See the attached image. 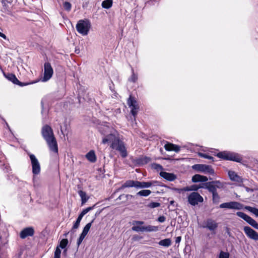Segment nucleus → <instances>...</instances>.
I'll return each instance as SVG.
<instances>
[{
    "label": "nucleus",
    "instance_id": "nucleus-1",
    "mask_svg": "<svg viewBox=\"0 0 258 258\" xmlns=\"http://www.w3.org/2000/svg\"><path fill=\"white\" fill-rule=\"evenodd\" d=\"M109 143H111L110 147L112 149L119 152L122 158H125L127 156V153L124 143L112 133L106 136L102 140L103 144H105Z\"/></svg>",
    "mask_w": 258,
    "mask_h": 258
},
{
    "label": "nucleus",
    "instance_id": "nucleus-2",
    "mask_svg": "<svg viewBox=\"0 0 258 258\" xmlns=\"http://www.w3.org/2000/svg\"><path fill=\"white\" fill-rule=\"evenodd\" d=\"M43 138L46 142L50 151L58 154V146L51 127L48 125H44L41 130Z\"/></svg>",
    "mask_w": 258,
    "mask_h": 258
},
{
    "label": "nucleus",
    "instance_id": "nucleus-3",
    "mask_svg": "<svg viewBox=\"0 0 258 258\" xmlns=\"http://www.w3.org/2000/svg\"><path fill=\"white\" fill-rule=\"evenodd\" d=\"M219 208L221 209H229L235 210H241L244 208L245 209L253 213L256 217H258V209L248 206L244 207L243 205L237 202H230L222 203L220 205Z\"/></svg>",
    "mask_w": 258,
    "mask_h": 258
},
{
    "label": "nucleus",
    "instance_id": "nucleus-4",
    "mask_svg": "<svg viewBox=\"0 0 258 258\" xmlns=\"http://www.w3.org/2000/svg\"><path fill=\"white\" fill-rule=\"evenodd\" d=\"M91 27L90 21L88 19L79 20L76 26L77 32L83 36L87 35Z\"/></svg>",
    "mask_w": 258,
    "mask_h": 258
},
{
    "label": "nucleus",
    "instance_id": "nucleus-5",
    "mask_svg": "<svg viewBox=\"0 0 258 258\" xmlns=\"http://www.w3.org/2000/svg\"><path fill=\"white\" fill-rule=\"evenodd\" d=\"M217 156L218 158L224 160H230L237 162H240L242 159L241 157L238 154L228 151L219 152L217 154Z\"/></svg>",
    "mask_w": 258,
    "mask_h": 258
},
{
    "label": "nucleus",
    "instance_id": "nucleus-6",
    "mask_svg": "<svg viewBox=\"0 0 258 258\" xmlns=\"http://www.w3.org/2000/svg\"><path fill=\"white\" fill-rule=\"evenodd\" d=\"M203 187L207 189L210 192L213 194L217 192L218 189L223 188L224 187V184L219 180H215L205 183Z\"/></svg>",
    "mask_w": 258,
    "mask_h": 258
},
{
    "label": "nucleus",
    "instance_id": "nucleus-7",
    "mask_svg": "<svg viewBox=\"0 0 258 258\" xmlns=\"http://www.w3.org/2000/svg\"><path fill=\"white\" fill-rule=\"evenodd\" d=\"M127 103L129 107L131 108V112L135 119L136 116L137 115L139 109L138 104L136 99L132 97L131 95L127 99Z\"/></svg>",
    "mask_w": 258,
    "mask_h": 258
},
{
    "label": "nucleus",
    "instance_id": "nucleus-8",
    "mask_svg": "<svg viewBox=\"0 0 258 258\" xmlns=\"http://www.w3.org/2000/svg\"><path fill=\"white\" fill-rule=\"evenodd\" d=\"M192 168L198 172H201L204 173H209L210 174L214 173V170L210 165L200 164H195L192 166Z\"/></svg>",
    "mask_w": 258,
    "mask_h": 258
},
{
    "label": "nucleus",
    "instance_id": "nucleus-9",
    "mask_svg": "<svg viewBox=\"0 0 258 258\" xmlns=\"http://www.w3.org/2000/svg\"><path fill=\"white\" fill-rule=\"evenodd\" d=\"M53 74V69L49 62H45L44 64V76L42 79V82L48 81Z\"/></svg>",
    "mask_w": 258,
    "mask_h": 258
},
{
    "label": "nucleus",
    "instance_id": "nucleus-10",
    "mask_svg": "<svg viewBox=\"0 0 258 258\" xmlns=\"http://www.w3.org/2000/svg\"><path fill=\"white\" fill-rule=\"evenodd\" d=\"M203 201V198L197 192L191 193L188 197V202L192 206H196Z\"/></svg>",
    "mask_w": 258,
    "mask_h": 258
},
{
    "label": "nucleus",
    "instance_id": "nucleus-11",
    "mask_svg": "<svg viewBox=\"0 0 258 258\" xmlns=\"http://www.w3.org/2000/svg\"><path fill=\"white\" fill-rule=\"evenodd\" d=\"M236 215L245 220L254 228L258 230V223L251 217L242 212H237Z\"/></svg>",
    "mask_w": 258,
    "mask_h": 258
},
{
    "label": "nucleus",
    "instance_id": "nucleus-12",
    "mask_svg": "<svg viewBox=\"0 0 258 258\" xmlns=\"http://www.w3.org/2000/svg\"><path fill=\"white\" fill-rule=\"evenodd\" d=\"M32 167V173L34 175H37L40 172V165L35 156L33 154L29 155Z\"/></svg>",
    "mask_w": 258,
    "mask_h": 258
},
{
    "label": "nucleus",
    "instance_id": "nucleus-13",
    "mask_svg": "<svg viewBox=\"0 0 258 258\" xmlns=\"http://www.w3.org/2000/svg\"><path fill=\"white\" fill-rule=\"evenodd\" d=\"M243 231L246 235L250 239L258 241V233L249 226H244Z\"/></svg>",
    "mask_w": 258,
    "mask_h": 258
},
{
    "label": "nucleus",
    "instance_id": "nucleus-14",
    "mask_svg": "<svg viewBox=\"0 0 258 258\" xmlns=\"http://www.w3.org/2000/svg\"><path fill=\"white\" fill-rule=\"evenodd\" d=\"M137 183L138 188H149L152 186H155L157 185H159V182L155 180L148 182L138 181Z\"/></svg>",
    "mask_w": 258,
    "mask_h": 258
},
{
    "label": "nucleus",
    "instance_id": "nucleus-15",
    "mask_svg": "<svg viewBox=\"0 0 258 258\" xmlns=\"http://www.w3.org/2000/svg\"><path fill=\"white\" fill-rule=\"evenodd\" d=\"M34 234V230L33 227H27L23 229L20 234L21 238L24 239L28 236H32Z\"/></svg>",
    "mask_w": 258,
    "mask_h": 258
},
{
    "label": "nucleus",
    "instance_id": "nucleus-16",
    "mask_svg": "<svg viewBox=\"0 0 258 258\" xmlns=\"http://www.w3.org/2000/svg\"><path fill=\"white\" fill-rule=\"evenodd\" d=\"M138 181L133 180H126L119 188L117 189L118 191L126 187H136L138 188Z\"/></svg>",
    "mask_w": 258,
    "mask_h": 258
},
{
    "label": "nucleus",
    "instance_id": "nucleus-17",
    "mask_svg": "<svg viewBox=\"0 0 258 258\" xmlns=\"http://www.w3.org/2000/svg\"><path fill=\"white\" fill-rule=\"evenodd\" d=\"M202 227L206 228L211 231H213L217 229L218 224L215 221L211 219H208L206 222V225H203Z\"/></svg>",
    "mask_w": 258,
    "mask_h": 258
},
{
    "label": "nucleus",
    "instance_id": "nucleus-18",
    "mask_svg": "<svg viewBox=\"0 0 258 258\" xmlns=\"http://www.w3.org/2000/svg\"><path fill=\"white\" fill-rule=\"evenodd\" d=\"M4 75L7 79L11 81L12 82H13L15 84L18 85L20 86H25V85H26L28 84H23V83L20 82L18 80V79L16 78V76L13 74H8L6 75L5 73H4Z\"/></svg>",
    "mask_w": 258,
    "mask_h": 258
},
{
    "label": "nucleus",
    "instance_id": "nucleus-19",
    "mask_svg": "<svg viewBox=\"0 0 258 258\" xmlns=\"http://www.w3.org/2000/svg\"><path fill=\"white\" fill-rule=\"evenodd\" d=\"M160 175L162 177L169 181H172L176 178V176L174 174L164 171L160 172Z\"/></svg>",
    "mask_w": 258,
    "mask_h": 258
},
{
    "label": "nucleus",
    "instance_id": "nucleus-20",
    "mask_svg": "<svg viewBox=\"0 0 258 258\" xmlns=\"http://www.w3.org/2000/svg\"><path fill=\"white\" fill-rule=\"evenodd\" d=\"M164 148L167 151H173L177 153L179 152L180 150V147L179 146L170 143H167L164 145Z\"/></svg>",
    "mask_w": 258,
    "mask_h": 258
},
{
    "label": "nucleus",
    "instance_id": "nucleus-21",
    "mask_svg": "<svg viewBox=\"0 0 258 258\" xmlns=\"http://www.w3.org/2000/svg\"><path fill=\"white\" fill-rule=\"evenodd\" d=\"M228 175L230 179L234 181L237 182L238 183L242 182V178L238 176L235 172L232 171H229L228 172Z\"/></svg>",
    "mask_w": 258,
    "mask_h": 258
},
{
    "label": "nucleus",
    "instance_id": "nucleus-22",
    "mask_svg": "<svg viewBox=\"0 0 258 258\" xmlns=\"http://www.w3.org/2000/svg\"><path fill=\"white\" fill-rule=\"evenodd\" d=\"M208 180V178L203 175L196 174L192 177V181L194 182H206Z\"/></svg>",
    "mask_w": 258,
    "mask_h": 258
},
{
    "label": "nucleus",
    "instance_id": "nucleus-23",
    "mask_svg": "<svg viewBox=\"0 0 258 258\" xmlns=\"http://www.w3.org/2000/svg\"><path fill=\"white\" fill-rule=\"evenodd\" d=\"M86 157L91 162L94 163L96 161V157L94 151L93 150L89 151L86 155Z\"/></svg>",
    "mask_w": 258,
    "mask_h": 258
},
{
    "label": "nucleus",
    "instance_id": "nucleus-24",
    "mask_svg": "<svg viewBox=\"0 0 258 258\" xmlns=\"http://www.w3.org/2000/svg\"><path fill=\"white\" fill-rule=\"evenodd\" d=\"M78 194L81 198L82 205H83L87 202L89 197L87 196L86 193L82 190H79Z\"/></svg>",
    "mask_w": 258,
    "mask_h": 258
},
{
    "label": "nucleus",
    "instance_id": "nucleus-25",
    "mask_svg": "<svg viewBox=\"0 0 258 258\" xmlns=\"http://www.w3.org/2000/svg\"><path fill=\"white\" fill-rule=\"evenodd\" d=\"M158 244L161 246L168 247L171 244V240L170 238H166L160 240Z\"/></svg>",
    "mask_w": 258,
    "mask_h": 258
},
{
    "label": "nucleus",
    "instance_id": "nucleus-26",
    "mask_svg": "<svg viewBox=\"0 0 258 258\" xmlns=\"http://www.w3.org/2000/svg\"><path fill=\"white\" fill-rule=\"evenodd\" d=\"M202 186H199L197 185L194 184L189 186H186L183 188L184 191H197Z\"/></svg>",
    "mask_w": 258,
    "mask_h": 258
},
{
    "label": "nucleus",
    "instance_id": "nucleus-27",
    "mask_svg": "<svg viewBox=\"0 0 258 258\" xmlns=\"http://www.w3.org/2000/svg\"><path fill=\"white\" fill-rule=\"evenodd\" d=\"M151 194V191L149 189H143L137 193V195L141 197H148Z\"/></svg>",
    "mask_w": 258,
    "mask_h": 258
},
{
    "label": "nucleus",
    "instance_id": "nucleus-28",
    "mask_svg": "<svg viewBox=\"0 0 258 258\" xmlns=\"http://www.w3.org/2000/svg\"><path fill=\"white\" fill-rule=\"evenodd\" d=\"M151 161V158L148 157H143L140 158L138 160V162L140 164H146L148 163H149Z\"/></svg>",
    "mask_w": 258,
    "mask_h": 258
},
{
    "label": "nucleus",
    "instance_id": "nucleus-29",
    "mask_svg": "<svg viewBox=\"0 0 258 258\" xmlns=\"http://www.w3.org/2000/svg\"><path fill=\"white\" fill-rule=\"evenodd\" d=\"M112 5V0H105L102 3V7L105 9H109Z\"/></svg>",
    "mask_w": 258,
    "mask_h": 258
},
{
    "label": "nucleus",
    "instance_id": "nucleus-30",
    "mask_svg": "<svg viewBox=\"0 0 258 258\" xmlns=\"http://www.w3.org/2000/svg\"><path fill=\"white\" fill-rule=\"evenodd\" d=\"M158 230V227L155 226L148 225L147 226H144V231L147 232H152L157 231Z\"/></svg>",
    "mask_w": 258,
    "mask_h": 258
},
{
    "label": "nucleus",
    "instance_id": "nucleus-31",
    "mask_svg": "<svg viewBox=\"0 0 258 258\" xmlns=\"http://www.w3.org/2000/svg\"><path fill=\"white\" fill-rule=\"evenodd\" d=\"M83 217V216L80 214V215H79L78 217L77 218L75 223L74 224V225L73 226V229H76L78 228V227H79V225H80V222Z\"/></svg>",
    "mask_w": 258,
    "mask_h": 258
},
{
    "label": "nucleus",
    "instance_id": "nucleus-32",
    "mask_svg": "<svg viewBox=\"0 0 258 258\" xmlns=\"http://www.w3.org/2000/svg\"><path fill=\"white\" fill-rule=\"evenodd\" d=\"M212 194V201L213 203L217 204L220 201V197L217 192L213 193Z\"/></svg>",
    "mask_w": 258,
    "mask_h": 258
},
{
    "label": "nucleus",
    "instance_id": "nucleus-33",
    "mask_svg": "<svg viewBox=\"0 0 258 258\" xmlns=\"http://www.w3.org/2000/svg\"><path fill=\"white\" fill-rule=\"evenodd\" d=\"M132 74L131 77L128 79V81L132 82H136L138 80V75L135 74L134 69H132Z\"/></svg>",
    "mask_w": 258,
    "mask_h": 258
},
{
    "label": "nucleus",
    "instance_id": "nucleus-34",
    "mask_svg": "<svg viewBox=\"0 0 258 258\" xmlns=\"http://www.w3.org/2000/svg\"><path fill=\"white\" fill-rule=\"evenodd\" d=\"M60 132L61 134L63 135V136L64 137L68 135V125L66 123H65L62 127V126H60Z\"/></svg>",
    "mask_w": 258,
    "mask_h": 258
},
{
    "label": "nucleus",
    "instance_id": "nucleus-35",
    "mask_svg": "<svg viewBox=\"0 0 258 258\" xmlns=\"http://www.w3.org/2000/svg\"><path fill=\"white\" fill-rule=\"evenodd\" d=\"M132 230L136 232H144V226H141L139 225H133L132 228Z\"/></svg>",
    "mask_w": 258,
    "mask_h": 258
},
{
    "label": "nucleus",
    "instance_id": "nucleus-36",
    "mask_svg": "<svg viewBox=\"0 0 258 258\" xmlns=\"http://www.w3.org/2000/svg\"><path fill=\"white\" fill-rule=\"evenodd\" d=\"M198 154L199 156H200V157L204 158L205 159H208L209 160H212V161H214L213 157L210 156L208 154L199 152Z\"/></svg>",
    "mask_w": 258,
    "mask_h": 258
},
{
    "label": "nucleus",
    "instance_id": "nucleus-37",
    "mask_svg": "<svg viewBox=\"0 0 258 258\" xmlns=\"http://www.w3.org/2000/svg\"><path fill=\"white\" fill-rule=\"evenodd\" d=\"M68 243V240L67 239H62L58 247H61V248H64Z\"/></svg>",
    "mask_w": 258,
    "mask_h": 258
},
{
    "label": "nucleus",
    "instance_id": "nucleus-38",
    "mask_svg": "<svg viewBox=\"0 0 258 258\" xmlns=\"http://www.w3.org/2000/svg\"><path fill=\"white\" fill-rule=\"evenodd\" d=\"M152 167L158 171L163 169V167L160 164L157 163H153L152 165Z\"/></svg>",
    "mask_w": 258,
    "mask_h": 258
},
{
    "label": "nucleus",
    "instance_id": "nucleus-39",
    "mask_svg": "<svg viewBox=\"0 0 258 258\" xmlns=\"http://www.w3.org/2000/svg\"><path fill=\"white\" fill-rule=\"evenodd\" d=\"M147 206L150 208H157L160 206V204L157 202H151L149 203Z\"/></svg>",
    "mask_w": 258,
    "mask_h": 258
},
{
    "label": "nucleus",
    "instance_id": "nucleus-40",
    "mask_svg": "<svg viewBox=\"0 0 258 258\" xmlns=\"http://www.w3.org/2000/svg\"><path fill=\"white\" fill-rule=\"evenodd\" d=\"M61 254V250L58 246H57L55 251L53 258H60Z\"/></svg>",
    "mask_w": 258,
    "mask_h": 258
},
{
    "label": "nucleus",
    "instance_id": "nucleus-41",
    "mask_svg": "<svg viewBox=\"0 0 258 258\" xmlns=\"http://www.w3.org/2000/svg\"><path fill=\"white\" fill-rule=\"evenodd\" d=\"M219 258H229V254L228 252L221 251L220 252Z\"/></svg>",
    "mask_w": 258,
    "mask_h": 258
},
{
    "label": "nucleus",
    "instance_id": "nucleus-42",
    "mask_svg": "<svg viewBox=\"0 0 258 258\" xmlns=\"http://www.w3.org/2000/svg\"><path fill=\"white\" fill-rule=\"evenodd\" d=\"M71 7L72 5L69 2H66L63 3V8L66 10L68 11H70L71 9Z\"/></svg>",
    "mask_w": 258,
    "mask_h": 258
},
{
    "label": "nucleus",
    "instance_id": "nucleus-43",
    "mask_svg": "<svg viewBox=\"0 0 258 258\" xmlns=\"http://www.w3.org/2000/svg\"><path fill=\"white\" fill-rule=\"evenodd\" d=\"M92 223V221L91 222H90V223L87 224L83 228V231L86 232V233H88V231H89V230L91 227Z\"/></svg>",
    "mask_w": 258,
    "mask_h": 258
},
{
    "label": "nucleus",
    "instance_id": "nucleus-44",
    "mask_svg": "<svg viewBox=\"0 0 258 258\" xmlns=\"http://www.w3.org/2000/svg\"><path fill=\"white\" fill-rule=\"evenodd\" d=\"M93 208V207H89L85 209H84L82 212L80 213L81 215H82L83 216H84L85 214H86L88 212H89L90 210H92Z\"/></svg>",
    "mask_w": 258,
    "mask_h": 258
},
{
    "label": "nucleus",
    "instance_id": "nucleus-45",
    "mask_svg": "<svg viewBox=\"0 0 258 258\" xmlns=\"http://www.w3.org/2000/svg\"><path fill=\"white\" fill-rule=\"evenodd\" d=\"M85 237H84V236L80 235V236L79 238L78 239L77 242V245L78 247L81 244V243L82 242V241L84 240V239L85 238Z\"/></svg>",
    "mask_w": 258,
    "mask_h": 258
},
{
    "label": "nucleus",
    "instance_id": "nucleus-46",
    "mask_svg": "<svg viewBox=\"0 0 258 258\" xmlns=\"http://www.w3.org/2000/svg\"><path fill=\"white\" fill-rule=\"evenodd\" d=\"M128 197H132V196L131 195H124V194H122L120 196H119L118 198V199L119 200H122L123 199H125L126 200L127 199Z\"/></svg>",
    "mask_w": 258,
    "mask_h": 258
},
{
    "label": "nucleus",
    "instance_id": "nucleus-47",
    "mask_svg": "<svg viewBox=\"0 0 258 258\" xmlns=\"http://www.w3.org/2000/svg\"><path fill=\"white\" fill-rule=\"evenodd\" d=\"M144 222L143 221H134L133 222V225H139V226H141L143 224H144Z\"/></svg>",
    "mask_w": 258,
    "mask_h": 258
},
{
    "label": "nucleus",
    "instance_id": "nucleus-48",
    "mask_svg": "<svg viewBox=\"0 0 258 258\" xmlns=\"http://www.w3.org/2000/svg\"><path fill=\"white\" fill-rule=\"evenodd\" d=\"M165 220L166 218L164 216H161L159 217L158 218V221L161 223L164 222L165 221Z\"/></svg>",
    "mask_w": 258,
    "mask_h": 258
},
{
    "label": "nucleus",
    "instance_id": "nucleus-49",
    "mask_svg": "<svg viewBox=\"0 0 258 258\" xmlns=\"http://www.w3.org/2000/svg\"><path fill=\"white\" fill-rule=\"evenodd\" d=\"M181 240V236H178L176 238L175 243L179 244Z\"/></svg>",
    "mask_w": 258,
    "mask_h": 258
},
{
    "label": "nucleus",
    "instance_id": "nucleus-50",
    "mask_svg": "<svg viewBox=\"0 0 258 258\" xmlns=\"http://www.w3.org/2000/svg\"><path fill=\"white\" fill-rule=\"evenodd\" d=\"M0 37L3 38L4 39L7 40V37L5 34L0 32Z\"/></svg>",
    "mask_w": 258,
    "mask_h": 258
},
{
    "label": "nucleus",
    "instance_id": "nucleus-51",
    "mask_svg": "<svg viewBox=\"0 0 258 258\" xmlns=\"http://www.w3.org/2000/svg\"><path fill=\"white\" fill-rule=\"evenodd\" d=\"M87 234V233H86V232H85L84 231H82V233L81 234V235H82V236H84V237H86Z\"/></svg>",
    "mask_w": 258,
    "mask_h": 258
},
{
    "label": "nucleus",
    "instance_id": "nucleus-52",
    "mask_svg": "<svg viewBox=\"0 0 258 258\" xmlns=\"http://www.w3.org/2000/svg\"><path fill=\"white\" fill-rule=\"evenodd\" d=\"M174 203V202L173 201H171L170 202V204L171 205H172Z\"/></svg>",
    "mask_w": 258,
    "mask_h": 258
},
{
    "label": "nucleus",
    "instance_id": "nucleus-53",
    "mask_svg": "<svg viewBox=\"0 0 258 258\" xmlns=\"http://www.w3.org/2000/svg\"><path fill=\"white\" fill-rule=\"evenodd\" d=\"M6 168H7V171H8V168H7V167H6Z\"/></svg>",
    "mask_w": 258,
    "mask_h": 258
}]
</instances>
